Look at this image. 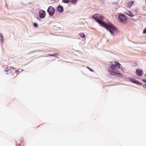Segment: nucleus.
<instances>
[{"label":"nucleus","mask_w":146,"mask_h":146,"mask_svg":"<svg viewBox=\"0 0 146 146\" xmlns=\"http://www.w3.org/2000/svg\"><path fill=\"white\" fill-rule=\"evenodd\" d=\"M90 69V70L91 71H92V70H91V69Z\"/></svg>","instance_id":"22"},{"label":"nucleus","mask_w":146,"mask_h":146,"mask_svg":"<svg viewBox=\"0 0 146 146\" xmlns=\"http://www.w3.org/2000/svg\"><path fill=\"white\" fill-rule=\"evenodd\" d=\"M38 25L36 23H35L34 24V26L35 27H38Z\"/></svg>","instance_id":"18"},{"label":"nucleus","mask_w":146,"mask_h":146,"mask_svg":"<svg viewBox=\"0 0 146 146\" xmlns=\"http://www.w3.org/2000/svg\"><path fill=\"white\" fill-rule=\"evenodd\" d=\"M92 17L102 27L106 29L107 31H109L111 35H114L113 31H116V28L111 23L108 24L102 21L104 19L103 15L99 14H95L92 16Z\"/></svg>","instance_id":"1"},{"label":"nucleus","mask_w":146,"mask_h":146,"mask_svg":"<svg viewBox=\"0 0 146 146\" xmlns=\"http://www.w3.org/2000/svg\"><path fill=\"white\" fill-rule=\"evenodd\" d=\"M136 73L138 76H141L143 74V72L142 70L137 69L136 70Z\"/></svg>","instance_id":"6"},{"label":"nucleus","mask_w":146,"mask_h":146,"mask_svg":"<svg viewBox=\"0 0 146 146\" xmlns=\"http://www.w3.org/2000/svg\"><path fill=\"white\" fill-rule=\"evenodd\" d=\"M40 16L41 18H44L46 15V13L43 10H41L39 12Z\"/></svg>","instance_id":"7"},{"label":"nucleus","mask_w":146,"mask_h":146,"mask_svg":"<svg viewBox=\"0 0 146 146\" xmlns=\"http://www.w3.org/2000/svg\"><path fill=\"white\" fill-rule=\"evenodd\" d=\"M119 18L120 21L123 24H125L127 22V18L126 16L123 14H120L119 15Z\"/></svg>","instance_id":"4"},{"label":"nucleus","mask_w":146,"mask_h":146,"mask_svg":"<svg viewBox=\"0 0 146 146\" xmlns=\"http://www.w3.org/2000/svg\"><path fill=\"white\" fill-rule=\"evenodd\" d=\"M90 69V70L91 71H92V70H91V69Z\"/></svg>","instance_id":"21"},{"label":"nucleus","mask_w":146,"mask_h":146,"mask_svg":"<svg viewBox=\"0 0 146 146\" xmlns=\"http://www.w3.org/2000/svg\"><path fill=\"white\" fill-rule=\"evenodd\" d=\"M143 33L144 34H146V28H145V29H144V30L143 31Z\"/></svg>","instance_id":"19"},{"label":"nucleus","mask_w":146,"mask_h":146,"mask_svg":"<svg viewBox=\"0 0 146 146\" xmlns=\"http://www.w3.org/2000/svg\"><path fill=\"white\" fill-rule=\"evenodd\" d=\"M70 0H63V2L65 3H68L70 1Z\"/></svg>","instance_id":"16"},{"label":"nucleus","mask_w":146,"mask_h":146,"mask_svg":"<svg viewBox=\"0 0 146 146\" xmlns=\"http://www.w3.org/2000/svg\"><path fill=\"white\" fill-rule=\"evenodd\" d=\"M57 9L58 11L60 13H62L64 11L63 7L60 5L58 6Z\"/></svg>","instance_id":"10"},{"label":"nucleus","mask_w":146,"mask_h":146,"mask_svg":"<svg viewBox=\"0 0 146 146\" xmlns=\"http://www.w3.org/2000/svg\"><path fill=\"white\" fill-rule=\"evenodd\" d=\"M10 72L7 73V74L9 75V77L11 78H13L15 77L19 74V70H9Z\"/></svg>","instance_id":"3"},{"label":"nucleus","mask_w":146,"mask_h":146,"mask_svg":"<svg viewBox=\"0 0 146 146\" xmlns=\"http://www.w3.org/2000/svg\"><path fill=\"white\" fill-rule=\"evenodd\" d=\"M0 37L1 39L2 42H3V36L1 33L0 34Z\"/></svg>","instance_id":"17"},{"label":"nucleus","mask_w":146,"mask_h":146,"mask_svg":"<svg viewBox=\"0 0 146 146\" xmlns=\"http://www.w3.org/2000/svg\"><path fill=\"white\" fill-rule=\"evenodd\" d=\"M9 70H11L10 69H8V68H5V72H8V73H9L10 72V71H9Z\"/></svg>","instance_id":"15"},{"label":"nucleus","mask_w":146,"mask_h":146,"mask_svg":"<svg viewBox=\"0 0 146 146\" xmlns=\"http://www.w3.org/2000/svg\"><path fill=\"white\" fill-rule=\"evenodd\" d=\"M125 13L131 17H133L134 16L133 13L130 11L127 10L125 12Z\"/></svg>","instance_id":"9"},{"label":"nucleus","mask_w":146,"mask_h":146,"mask_svg":"<svg viewBox=\"0 0 146 146\" xmlns=\"http://www.w3.org/2000/svg\"><path fill=\"white\" fill-rule=\"evenodd\" d=\"M145 75L146 76V74H145Z\"/></svg>","instance_id":"24"},{"label":"nucleus","mask_w":146,"mask_h":146,"mask_svg":"<svg viewBox=\"0 0 146 146\" xmlns=\"http://www.w3.org/2000/svg\"><path fill=\"white\" fill-rule=\"evenodd\" d=\"M142 81L146 83V80L144 79H143Z\"/></svg>","instance_id":"20"},{"label":"nucleus","mask_w":146,"mask_h":146,"mask_svg":"<svg viewBox=\"0 0 146 146\" xmlns=\"http://www.w3.org/2000/svg\"><path fill=\"white\" fill-rule=\"evenodd\" d=\"M129 80L132 82V83H135L137 84H139V85H141L142 84L140 83L138 81L136 80L135 79L130 78L129 79Z\"/></svg>","instance_id":"8"},{"label":"nucleus","mask_w":146,"mask_h":146,"mask_svg":"<svg viewBox=\"0 0 146 146\" xmlns=\"http://www.w3.org/2000/svg\"><path fill=\"white\" fill-rule=\"evenodd\" d=\"M49 56H53L56 57H57L58 56V54L57 53H55L54 54H48Z\"/></svg>","instance_id":"12"},{"label":"nucleus","mask_w":146,"mask_h":146,"mask_svg":"<svg viewBox=\"0 0 146 146\" xmlns=\"http://www.w3.org/2000/svg\"><path fill=\"white\" fill-rule=\"evenodd\" d=\"M115 64H112L108 68V71L110 74L112 75H116L118 77H122L123 75L120 73V71L118 70L121 67V64L118 62H115Z\"/></svg>","instance_id":"2"},{"label":"nucleus","mask_w":146,"mask_h":146,"mask_svg":"<svg viewBox=\"0 0 146 146\" xmlns=\"http://www.w3.org/2000/svg\"><path fill=\"white\" fill-rule=\"evenodd\" d=\"M79 35H80V36L83 38H84L85 37V35L83 33H80Z\"/></svg>","instance_id":"14"},{"label":"nucleus","mask_w":146,"mask_h":146,"mask_svg":"<svg viewBox=\"0 0 146 146\" xmlns=\"http://www.w3.org/2000/svg\"><path fill=\"white\" fill-rule=\"evenodd\" d=\"M144 85L146 87V84H145Z\"/></svg>","instance_id":"23"},{"label":"nucleus","mask_w":146,"mask_h":146,"mask_svg":"<svg viewBox=\"0 0 146 146\" xmlns=\"http://www.w3.org/2000/svg\"><path fill=\"white\" fill-rule=\"evenodd\" d=\"M77 1L78 0H71L70 1L72 4H75L76 3Z\"/></svg>","instance_id":"13"},{"label":"nucleus","mask_w":146,"mask_h":146,"mask_svg":"<svg viewBox=\"0 0 146 146\" xmlns=\"http://www.w3.org/2000/svg\"><path fill=\"white\" fill-rule=\"evenodd\" d=\"M134 2L133 1H129L127 5V6L129 8H130L133 4Z\"/></svg>","instance_id":"11"},{"label":"nucleus","mask_w":146,"mask_h":146,"mask_svg":"<svg viewBox=\"0 0 146 146\" xmlns=\"http://www.w3.org/2000/svg\"><path fill=\"white\" fill-rule=\"evenodd\" d=\"M47 12L50 16H52L55 13V9L52 7L50 6L48 9Z\"/></svg>","instance_id":"5"}]
</instances>
